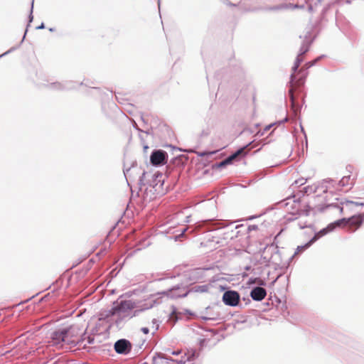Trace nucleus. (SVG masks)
Masks as SVG:
<instances>
[{
	"instance_id": "nucleus-6",
	"label": "nucleus",
	"mask_w": 364,
	"mask_h": 364,
	"mask_svg": "<svg viewBox=\"0 0 364 364\" xmlns=\"http://www.w3.org/2000/svg\"><path fill=\"white\" fill-rule=\"evenodd\" d=\"M131 343L126 339H120L114 343V350L119 354H127L132 350Z\"/></svg>"
},
{
	"instance_id": "nucleus-17",
	"label": "nucleus",
	"mask_w": 364,
	"mask_h": 364,
	"mask_svg": "<svg viewBox=\"0 0 364 364\" xmlns=\"http://www.w3.org/2000/svg\"><path fill=\"white\" fill-rule=\"evenodd\" d=\"M178 363H184V361H183V360H178Z\"/></svg>"
},
{
	"instance_id": "nucleus-7",
	"label": "nucleus",
	"mask_w": 364,
	"mask_h": 364,
	"mask_svg": "<svg viewBox=\"0 0 364 364\" xmlns=\"http://www.w3.org/2000/svg\"><path fill=\"white\" fill-rule=\"evenodd\" d=\"M166 153L162 150L154 151L150 157L151 163L158 166L166 163Z\"/></svg>"
},
{
	"instance_id": "nucleus-18",
	"label": "nucleus",
	"mask_w": 364,
	"mask_h": 364,
	"mask_svg": "<svg viewBox=\"0 0 364 364\" xmlns=\"http://www.w3.org/2000/svg\"><path fill=\"white\" fill-rule=\"evenodd\" d=\"M320 233H325V231L324 230L320 231Z\"/></svg>"
},
{
	"instance_id": "nucleus-12",
	"label": "nucleus",
	"mask_w": 364,
	"mask_h": 364,
	"mask_svg": "<svg viewBox=\"0 0 364 364\" xmlns=\"http://www.w3.org/2000/svg\"><path fill=\"white\" fill-rule=\"evenodd\" d=\"M304 61L303 53L299 55L295 60L294 65L292 67L291 71H299L300 64Z\"/></svg>"
},
{
	"instance_id": "nucleus-3",
	"label": "nucleus",
	"mask_w": 364,
	"mask_h": 364,
	"mask_svg": "<svg viewBox=\"0 0 364 364\" xmlns=\"http://www.w3.org/2000/svg\"><path fill=\"white\" fill-rule=\"evenodd\" d=\"M363 221V217L358 215L349 218H343L337 222V225L348 226L349 231L355 232L361 226Z\"/></svg>"
},
{
	"instance_id": "nucleus-10",
	"label": "nucleus",
	"mask_w": 364,
	"mask_h": 364,
	"mask_svg": "<svg viewBox=\"0 0 364 364\" xmlns=\"http://www.w3.org/2000/svg\"><path fill=\"white\" fill-rule=\"evenodd\" d=\"M247 146L242 147L237 150L235 154L230 156L228 158H227L225 161H222L220 165L224 166L228 164H230L233 160H235L237 157L239 156L243 155L245 156L246 154L245 149Z\"/></svg>"
},
{
	"instance_id": "nucleus-11",
	"label": "nucleus",
	"mask_w": 364,
	"mask_h": 364,
	"mask_svg": "<svg viewBox=\"0 0 364 364\" xmlns=\"http://www.w3.org/2000/svg\"><path fill=\"white\" fill-rule=\"evenodd\" d=\"M318 235H316L309 242H307L304 245L298 246L296 248V250L295 252V254H299L302 252L304 250H305L306 248L310 247L316 240L318 239Z\"/></svg>"
},
{
	"instance_id": "nucleus-13",
	"label": "nucleus",
	"mask_w": 364,
	"mask_h": 364,
	"mask_svg": "<svg viewBox=\"0 0 364 364\" xmlns=\"http://www.w3.org/2000/svg\"><path fill=\"white\" fill-rule=\"evenodd\" d=\"M346 203H351V204H354L355 205H362V206L364 205L363 203L354 202V201H351V200H346Z\"/></svg>"
},
{
	"instance_id": "nucleus-16",
	"label": "nucleus",
	"mask_w": 364,
	"mask_h": 364,
	"mask_svg": "<svg viewBox=\"0 0 364 364\" xmlns=\"http://www.w3.org/2000/svg\"><path fill=\"white\" fill-rule=\"evenodd\" d=\"M295 7H296V8H301V9H303V8H304V6H299L298 5H295Z\"/></svg>"
},
{
	"instance_id": "nucleus-15",
	"label": "nucleus",
	"mask_w": 364,
	"mask_h": 364,
	"mask_svg": "<svg viewBox=\"0 0 364 364\" xmlns=\"http://www.w3.org/2000/svg\"><path fill=\"white\" fill-rule=\"evenodd\" d=\"M141 330L144 334H148L149 332V329L147 327L141 328Z\"/></svg>"
},
{
	"instance_id": "nucleus-14",
	"label": "nucleus",
	"mask_w": 364,
	"mask_h": 364,
	"mask_svg": "<svg viewBox=\"0 0 364 364\" xmlns=\"http://www.w3.org/2000/svg\"><path fill=\"white\" fill-rule=\"evenodd\" d=\"M314 63L312 62H309V63H306L301 68H304V70L305 71H306V70L310 68L311 65H313Z\"/></svg>"
},
{
	"instance_id": "nucleus-4",
	"label": "nucleus",
	"mask_w": 364,
	"mask_h": 364,
	"mask_svg": "<svg viewBox=\"0 0 364 364\" xmlns=\"http://www.w3.org/2000/svg\"><path fill=\"white\" fill-rule=\"evenodd\" d=\"M134 308V304L129 301H122L119 304L114 305L111 310L109 311V316H114L116 314L120 313V312H127L129 310H132Z\"/></svg>"
},
{
	"instance_id": "nucleus-2",
	"label": "nucleus",
	"mask_w": 364,
	"mask_h": 364,
	"mask_svg": "<svg viewBox=\"0 0 364 364\" xmlns=\"http://www.w3.org/2000/svg\"><path fill=\"white\" fill-rule=\"evenodd\" d=\"M79 341V336L73 327L60 329L53 332L48 343L56 348H70V346L76 344Z\"/></svg>"
},
{
	"instance_id": "nucleus-5",
	"label": "nucleus",
	"mask_w": 364,
	"mask_h": 364,
	"mask_svg": "<svg viewBox=\"0 0 364 364\" xmlns=\"http://www.w3.org/2000/svg\"><path fill=\"white\" fill-rule=\"evenodd\" d=\"M223 301L226 305L235 306L240 302V294L235 291H227L223 294Z\"/></svg>"
},
{
	"instance_id": "nucleus-8",
	"label": "nucleus",
	"mask_w": 364,
	"mask_h": 364,
	"mask_svg": "<svg viewBox=\"0 0 364 364\" xmlns=\"http://www.w3.org/2000/svg\"><path fill=\"white\" fill-rule=\"evenodd\" d=\"M267 295L266 290L260 287L254 288L250 293V296L253 300L262 301Z\"/></svg>"
},
{
	"instance_id": "nucleus-1",
	"label": "nucleus",
	"mask_w": 364,
	"mask_h": 364,
	"mask_svg": "<svg viewBox=\"0 0 364 364\" xmlns=\"http://www.w3.org/2000/svg\"><path fill=\"white\" fill-rule=\"evenodd\" d=\"M307 75L308 72L305 71L304 68L299 69V71H291L289 95L291 102V107L294 112H297L299 107V99L303 100L304 97L303 92Z\"/></svg>"
},
{
	"instance_id": "nucleus-9",
	"label": "nucleus",
	"mask_w": 364,
	"mask_h": 364,
	"mask_svg": "<svg viewBox=\"0 0 364 364\" xmlns=\"http://www.w3.org/2000/svg\"><path fill=\"white\" fill-rule=\"evenodd\" d=\"M355 176L350 174L344 176L338 183L340 190L341 191L343 188H350L353 185L355 181Z\"/></svg>"
}]
</instances>
